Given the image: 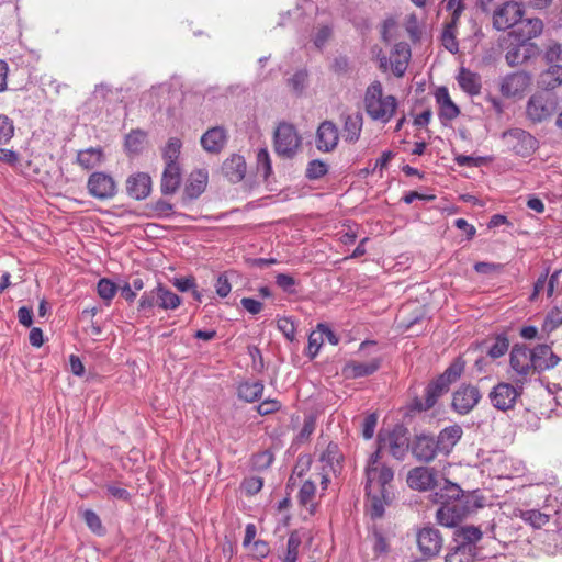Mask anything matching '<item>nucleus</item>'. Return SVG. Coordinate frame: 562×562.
Masks as SVG:
<instances>
[{"label":"nucleus","mask_w":562,"mask_h":562,"mask_svg":"<svg viewBox=\"0 0 562 562\" xmlns=\"http://www.w3.org/2000/svg\"><path fill=\"white\" fill-rule=\"evenodd\" d=\"M481 393L479 387L474 385H461L452 396L453 409L465 415L470 413L480 402Z\"/></svg>","instance_id":"obj_15"},{"label":"nucleus","mask_w":562,"mask_h":562,"mask_svg":"<svg viewBox=\"0 0 562 562\" xmlns=\"http://www.w3.org/2000/svg\"><path fill=\"white\" fill-rule=\"evenodd\" d=\"M87 189L91 196L101 201L114 198L117 191L114 179L110 175L100 171L90 175Z\"/></svg>","instance_id":"obj_13"},{"label":"nucleus","mask_w":562,"mask_h":562,"mask_svg":"<svg viewBox=\"0 0 562 562\" xmlns=\"http://www.w3.org/2000/svg\"><path fill=\"white\" fill-rule=\"evenodd\" d=\"M491 14L493 27L497 31H507L515 27L522 20L525 8L521 2L506 0Z\"/></svg>","instance_id":"obj_6"},{"label":"nucleus","mask_w":562,"mask_h":562,"mask_svg":"<svg viewBox=\"0 0 562 562\" xmlns=\"http://www.w3.org/2000/svg\"><path fill=\"white\" fill-rule=\"evenodd\" d=\"M378 424L376 414H370L366 416L362 423V436L364 439H371L374 435V430Z\"/></svg>","instance_id":"obj_60"},{"label":"nucleus","mask_w":562,"mask_h":562,"mask_svg":"<svg viewBox=\"0 0 562 562\" xmlns=\"http://www.w3.org/2000/svg\"><path fill=\"white\" fill-rule=\"evenodd\" d=\"M182 176L178 164H167L162 176L160 190L162 194L175 193L181 184Z\"/></svg>","instance_id":"obj_28"},{"label":"nucleus","mask_w":562,"mask_h":562,"mask_svg":"<svg viewBox=\"0 0 562 562\" xmlns=\"http://www.w3.org/2000/svg\"><path fill=\"white\" fill-rule=\"evenodd\" d=\"M418 550L425 558L437 557L443 546L441 532L431 526L420 528L416 533Z\"/></svg>","instance_id":"obj_11"},{"label":"nucleus","mask_w":562,"mask_h":562,"mask_svg":"<svg viewBox=\"0 0 562 562\" xmlns=\"http://www.w3.org/2000/svg\"><path fill=\"white\" fill-rule=\"evenodd\" d=\"M457 29L458 26L446 23L441 35L442 45L452 54H456L459 50Z\"/></svg>","instance_id":"obj_45"},{"label":"nucleus","mask_w":562,"mask_h":562,"mask_svg":"<svg viewBox=\"0 0 562 562\" xmlns=\"http://www.w3.org/2000/svg\"><path fill=\"white\" fill-rule=\"evenodd\" d=\"M407 430L402 427H395L386 438L380 440L379 448L376 450L382 451V449H386L394 458L397 460H402L408 448H411V443L407 438Z\"/></svg>","instance_id":"obj_14"},{"label":"nucleus","mask_w":562,"mask_h":562,"mask_svg":"<svg viewBox=\"0 0 562 562\" xmlns=\"http://www.w3.org/2000/svg\"><path fill=\"white\" fill-rule=\"evenodd\" d=\"M380 364L379 359H372L368 362L350 361L344 367L342 373L348 379L368 376L378 371Z\"/></svg>","instance_id":"obj_29"},{"label":"nucleus","mask_w":562,"mask_h":562,"mask_svg":"<svg viewBox=\"0 0 562 562\" xmlns=\"http://www.w3.org/2000/svg\"><path fill=\"white\" fill-rule=\"evenodd\" d=\"M214 288L216 294L220 297H226L231 293L232 285L225 273H222L217 277Z\"/></svg>","instance_id":"obj_61"},{"label":"nucleus","mask_w":562,"mask_h":562,"mask_svg":"<svg viewBox=\"0 0 562 562\" xmlns=\"http://www.w3.org/2000/svg\"><path fill=\"white\" fill-rule=\"evenodd\" d=\"M257 171L260 172L265 179H268L272 172L270 155L266 148H261L257 153Z\"/></svg>","instance_id":"obj_52"},{"label":"nucleus","mask_w":562,"mask_h":562,"mask_svg":"<svg viewBox=\"0 0 562 562\" xmlns=\"http://www.w3.org/2000/svg\"><path fill=\"white\" fill-rule=\"evenodd\" d=\"M394 471L382 462L380 450L370 456L366 467V495L369 499L368 510L371 518L378 519L384 515L385 505L392 499V481Z\"/></svg>","instance_id":"obj_1"},{"label":"nucleus","mask_w":562,"mask_h":562,"mask_svg":"<svg viewBox=\"0 0 562 562\" xmlns=\"http://www.w3.org/2000/svg\"><path fill=\"white\" fill-rule=\"evenodd\" d=\"M432 501L438 504H446L448 502L468 501V496H464L461 487L452 483L449 480H445L442 486H440L432 495Z\"/></svg>","instance_id":"obj_27"},{"label":"nucleus","mask_w":562,"mask_h":562,"mask_svg":"<svg viewBox=\"0 0 562 562\" xmlns=\"http://www.w3.org/2000/svg\"><path fill=\"white\" fill-rule=\"evenodd\" d=\"M307 77L306 70H299L288 80V83L295 93H302L306 86Z\"/></svg>","instance_id":"obj_55"},{"label":"nucleus","mask_w":562,"mask_h":562,"mask_svg":"<svg viewBox=\"0 0 562 562\" xmlns=\"http://www.w3.org/2000/svg\"><path fill=\"white\" fill-rule=\"evenodd\" d=\"M509 347V340L504 335H498L492 346L487 350V355L493 358L497 359L504 356Z\"/></svg>","instance_id":"obj_50"},{"label":"nucleus","mask_w":562,"mask_h":562,"mask_svg":"<svg viewBox=\"0 0 562 562\" xmlns=\"http://www.w3.org/2000/svg\"><path fill=\"white\" fill-rule=\"evenodd\" d=\"M319 483L323 490H326L329 483L328 473L315 472L302 482L297 493L300 506L304 507L310 515L316 513V484Z\"/></svg>","instance_id":"obj_7"},{"label":"nucleus","mask_w":562,"mask_h":562,"mask_svg":"<svg viewBox=\"0 0 562 562\" xmlns=\"http://www.w3.org/2000/svg\"><path fill=\"white\" fill-rule=\"evenodd\" d=\"M333 336V333L323 324L317 326V329L312 331L308 336L307 356L315 358L319 348L324 344V335Z\"/></svg>","instance_id":"obj_41"},{"label":"nucleus","mask_w":562,"mask_h":562,"mask_svg":"<svg viewBox=\"0 0 562 562\" xmlns=\"http://www.w3.org/2000/svg\"><path fill=\"white\" fill-rule=\"evenodd\" d=\"M449 384L442 379L437 378L435 381L428 384L425 390V401L416 403L419 411H428L437 403L438 398L447 393Z\"/></svg>","instance_id":"obj_26"},{"label":"nucleus","mask_w":562,"mask_h":562,"mask_svg":"<svg viewBox=\"0 0 562 562\" xmlns=\"http://www.w3.org/2000/svg\"><path fill=\"white\" fill-rule=\"evenodd\" d=\"M538 54L536 44H526L514 41L506 47L505 59L509 66L522 65L525 61Z\"/></svg>","instance_id":"obj_19"},{"label":"nucleus","mask_w":562,"mask_h":562,"mask_svg":"<svg viewBox=\"0 0 562 562\" xmlns=\"http://www.w3.org/2000/svg\"><path fill=\"white\" fill-rule=\"evenodd\" d=\"M560 326H562V310L553 307L548 312L544 318L542 330L550 334Z\"/></svg>","instance_id":"obj_47"},{"label":"nucleus","mask_w":562,"mask_h":562,"mask_svg":"<svg viewBox=\"0 0 562 562\" xmlns=\"http://www.w3.org/2000/svg\"><path fill=\"white\" fill-rule=\"evenodd\" d=\"M226 138L223 127H212L202 135L201 145L209 153H218L224 147Z\"/></svg>","instance_id":"obj_34"},{"label":"nucleus","mask_w":562,"mask_h":562,"mask_svg":"<svg viewBox=\"0 0 562 562\" xmlns=\"http://www.w3.org/2000/svg\"><path fill=\"white\" fill-rule=\"evenodd\" d=\"M301 546V538L297 531H292L289 536L286 543V552L283 562H296L299 557V548Z\"/></svg>","instance_id":"obj_48"},{"label":"nucleus","mask_w":562,"mask_h":562,"mask_svg":"<svg viewBox=\"0 0 562 562\" xmlns=\"http://www.w3.org/2000/svg\"><path fill=\"white\" fill-rule=\"evenodd\" d=\"M453 536L454 540L458 541L457 547H462V549L467 550L468 546L475 544L482 539L483 532L479 527L463 526L457 528Z\"/></svg>","instance_id":"obj_35"},{"label":"nucleus","mask_w":562,"mask_h":562,"mask_svg":"<svg viewBox=\"0 0 562 562\" xmlns=\"http://www.w3.org/2000/svg\"><path fill=\"white\" fill-rule=\"evenodd\" d=\"M463 371V366L460 363L451 364L439 378L442 379L449 385L456 382Z\"/></svg>","instance_id":"obj_59"},{"label":"nucleus","mask_w":562,"mask_h":562,"mask_svg":"<svg viewBox=\"0 0 562 562\" xmlns=\"http://www.w3.org/2000/svg\"><path fill=\"white\" fill-rule=\"evenodd\" d=\"M316 418L313 415H308L304 418L303 427L297 435L300 442L307 441L311 435L315 431Z\"/></svg>","instance_id":"obj_56"},{"label":"nucleus","mask_w":562,"mask_h":562,"mask_svg":"<svg viewBox=\"0 0 562 562\" xmlns=\"http://www.w3.org/2000/svg\"><path fill=\"white\" fill-rule=\"evenodd\" d=\"M127 194L135 200L146 199L151 191V178L148 173L137 172L126 180Z\"/></svg>","instance_id":"obj_22"},{"label":"nucleus","mask_w":562,"mask_h":562,"mask_svg":"<svg viewBox=\"0 0 562 562\" xmlns=\"http://www.w3.org/2000/svg\"><path fill=\"white\" fill-rule=\"evenodd\" d=\"M311 460L308 458H300L297 463L295 464L293 472L289 479V485H294L296 483V479H302L304 472L310 469Z\"/></svg>","instance_id":"obj_57"},{"label":"nucleus","mask_w":562,"mask_h":562,"mask_svg":"<svg viewBox=\"0 0 562 562\" xmlns=\"http://www.w3.org/2000/svg\"><path fill=\"white\" fill-rule=\"evenodd\" d=\"M542 31V20L538 18L522 19L510 32H508L507 38L526 44H533L531 40L538 37Z\"/></svg>","instance_id":"obj_16"},{"label":"nucleus","mask_w":562,"mask_h":562,"mask_svg":"<svg viewBox=\"0 0 562 562\" xmlns=\"http://www.w3.org/2000/svg\"><path fill=\"white\" fill-rule=\"evenodd\" d=\"M470 513L469 501H454L441 504L436 513L438 524L443 527H457Z\"/></svg>","instance_id":"obj_10"},{"label":"nucleus","mask_w":562,"mask_h":562,"mask_svg":"<svg viewBox=\"0 0 562 562\" xmlns=\"http://www.w3.org/2000/svg\"><path fill=\"white\" fill-rule=\"evenodd\" d=\"M397 100L392 94H385L379 80L371 82L363 97V108L367 115L374 122L389 123L396 113Z\"/></svg>","instance_id":"obj_2"},{"label":"nucleus","mask_w":562,"mask_h":562,"mask_svg":"<svg viewBox=\"0 0 562 562\" xmlns=\"http://www.w3.org/2000/svg\"><path fill=\"white\" fill-rule=\"evenodd\" d=\"M546 60L549 64L557 65L555 63L562 61V44L552 43L548 46L546 50Z\"/></svg>","instance_id":"obj_58"},{"label":"nucleus","mask_w":562,"mask_h":562,"mask_svg":"<svg viewBox=\"0 0 562 562\" xmlns=\"http://www.w3.org/2000/svg\"><path fill=\"white\" fill-rule=\"evenodd\" d=\"M104 155L101 147H90L78 151L77 164L86 170L93 169L101 165Z\"/></svg>","instance_id":"obj_37"},{"label":"nucleus","mask_w":562,"mask_h":562,"mask_svg":"<svg viewBox=\"0 0 562 562\" xmlns=\"http://www.w3.org/2000/svg\"><path fill=\"white\" fill-rule=\"evenodd\" d=\"M522 389L516 387L510 383H498L490 392V400L492 405L498 409L506 412L514 408L517 400L520 397Z\"/></svg>","instance_id":"obj_12"},{"label":"nucleus","mask_w":562,"mask_h":562,"mask_svg":"<svg viewBox=\"0 0 562 562\" xmlns=\"http://www.w3.org/2000/svg\"><path fill=\"white\" fill-rule=\"evenodd\" d=\"M519 517L533 528H541L549 522V515L537 509L520 510Z\"/></svg>","instance_id":"obj_44"},{"label":"nucleus","mask_w":562,"mask_h":562,"mask_svg":"<svg viewBox=\"0 0 562 562\" xmlns=\"http://www.w3.org/2000/svg\"><path fill=\"white\" fill-rule=\"evenodd\" d=\"M509 364L517 374L515 383L524 384L528 378L537 371L532 352L525 346L515 345L510 351Z\"/></svg>","instance_id":"obj_9"},{"label":"nucleus","mask_w":562,"mask_h":562,"mask_svg":"<svg viewBox=\"0 0 562 562\" xmlns=\"http://www.w3.org/2000/svg\"><path fill=\"white\" fill-rule=\"evenodd\" d=\"M263 389V384L259 381L244 382L238 386V396L245 402L252 403L262 396Z\"/></svg>","instance_id":"obj_39"},{"label":"nucleus","mask_w":562,"mask_h":562,"mask_svg":"<svg viewBox=\"0 0 562 562\" xmlns=\"http://www.w3.org/2000/svg\"><path fill=\"white\" fill-rule=\"evenodd\" d=\"M445 562H472L462 547H456L447 553Z\"/></svg>","instance_id":"obj_63"},{"label":"nucleus","mask_w":562,"mask_h":562,"mask_svg":"<svg viewBox=\"0 0 562 562\" xmlns=\"http://www.w3.org/2000/svg\"><path fill=\"white\" fill-rule=\"evenodd\" d=\"M117 285L110 279L102 278L97 284V292L106 305L111 303L117 292Z\"/></svg>","instance_id":"obj_46"},{"label":"nucleus","mask_w":562,"mask_h":562,"mask_svg":"<svg viewBox=\"0 0 562 562\" xmlns=\"http://www.w3.org/2000/svg\"><path fill=\"white\" fill-rule=\"evenodd\" d=\"M281 407V404L277 400H265L257 406V412L259 415L265 416L278 412Z\"/></svg>","instance_id":"obj_62"},{"label":"nucleus","mask_w":562,"mask_h":562,"mask_svg":"<svg viewBox=\"0 0 562 562\" xmlns=\"http://www.w3.org/2000/svg\"><path fill=\"white\" fill-rule=\"evenodd\" d=\"M461 89L470 95H477L481 92V78L477 74L461 68L457 77Z\"/></svg>","instance_id":"obj_36"},{"label":"nucleus","mask_w":562,"mask_h":562,"mask_svg":"<svg viewBox=\"0 0 562 562\" xmlns=\"http://www.w3.org/2000/svg\"><path fill=\"white\" fill-rule=\"evenodd\" d=\"M243 485L247 494L254 495L262 488L263 482L261 477L252 476L245 480Z\"/></svg>","instance_id":"obj_64"},{"label":"nucleus","mask_w":562,"mask_h":562,"mask_svg":"<svg viewBox=\"0 0 562 562\" xmlns=\"http://www.w3.org/2000/svg\"><path fill=\"white\" fill-rule=\"evenodd\" d=\"M82 518L88 526V528L94 532L95 535H103L104 527L98 514L91 509H86L82 514Z\"/></svg>","instance_id":"obj_51"},{"label":"nucleus","mask_w":562,"mask_h":562,"mask_svg":"<svg viewBox=\"0 0 562 562\" xmlns=\"http://www.w3.org/2000/svg\"><path fill=\"white\" fill-rule=\"evenodd\" d=\"M14 135L13 121L4 115L0 114V145L7 144Z\"/></svg>","instance_id":"obj_53"},{"label":"nucleus","mask_w":562,"mask_h":562,"mask_svg":"<svg viewBox=\"0 0 562 562\" xmlns=\"http://www.w3.org/2000/svg\"><path fill=\"white\" fill-rule=\"evenodd\" d=\"M363 126V116L360 112H355L344 116L342 136L347 143H356L361 135Z\"/></svg>","instance_id":"obj_32"},{"label":"nucleus","mask_w":562,"mask_h":562,"mask_svg":"<svg viewBox=\"0 0 562 562\" xmlns=\"http://www.w3.org/2000/svg\"><path fill=\"white\" fill-rule=\"evenodd\" d=\"M181 297L170 291L162 283H158L150 291L142 294L138 301V311L146 312L158 306L162 310H176L181 305Z\"/></svg>","instance_id":"obj_4"},{"label":"nucleus","mask_w":562,"mask_h":562,"mask_svg":"<svg viewBox=\"0 0 562 562\" xmlns=\"http://www.w3.org/2000/svg\"><path fill=\"white\" fill-rule=\"evenodd\" d=\"M328 171L327 165L322 160H312L306 168V177L308 179H319Z\"/></svg>","instance_id":"obj_54"},{"label":"nucleus","mask_w":562,"mask_h":562,"mask_svg":"<svg viewBox=\"0 0 562 562\" xmlns=\"http://www.w3.org/2000/svg\"><path fill=\"white\" fill-rule=\"evenodd\" d=\"M502 138L507 149L520 157H529L538 148V140L521 128H510L503 133Z\"/></svg>","instance_id":"obj_8"},{"label":"nucleus","mask_w":562,"mask_h":562,"mask_svg":"<svg viewBox=\"0 0 562 562\" xmlns=\"http://www.w3.org/2000/svg\"><path fill=\"white\" fill-rule=\"evenodd\" d=\"M339 142V131L331 121H324L316 131V148L322 153H331L336 149Z\"/></svg>","instance_id":"obj_17"},{"label":"nucleus","mask_w":562,"mask_h":562,"mask_svg":"<svg viewBox=\"0 0 562 562\" xmlns=\"http://www.w3.org/2000/svg\"><path fill=\"white\" fill-rule=\"evenodd\" d=\"M146 133L140 130L131 131L125 137V149L128 155H138L146 145Z\"/></svg>","instance_id":"obj_40"},{"label":"nucleus","mask_w":562,"mask_h":562,"mask_svg":"<svg viewBox=\"0 0 562 562\" xmlns=\"http://www.w3.org/2000/svg\"><path fill=\"white\" fill-rule=\"evenodd\" d=\"M424 317L423 307L417 304H404L396 316L397 326L404 330L409 329L414 324Z\"/></svg>","instance_id":"obj_30"},{"label":"nucleus","mask_w":562,"mask_h":562,"mask_svg":"<svg viewBox=\"0 0 562 562\" xmlns=\"http://www.w3.org/2000/svg\"><path fill=\"white\" fill-rule=\"evenodd\" d=\"M319 461L323 463V473H328L327 468L331 472H336L340 468L341 454L336 443L329 442L325 451L321 454Z\"/></svg>","instance_id":"obj_38"},{"label":"nucleus","mask_w":562,"mask_h":562,"mask_svg":"<svg viewBox=\"0 0 562 562\" xmlns=\"http://www.w3.org/2000/svg\"><path fill=\"white\" fill-rule=\"evenodd\" d=\"M223 173L233 183L239 182L246 175V161L240 155H233L223 164Z\"/></svg>","instance_id":"obj_33"},{"label":"nucleus","mask_w":562,"mask_h":562,"mask_svg":"<svg viewBox=\"0 0 562 562\" xmlns=\"http://www.w3.org/2000/svg\"><path fill=\"white\" fill-rule=\"evenodd\" d=\"M406 481L413 490H431L436 485L435 470L426 467H416L408 472Z\"/></svg>","instance_id":"obj_20"},{"label":"nucleus","mask_w":562,"mask_h":562,"mask_svg":"<svg viewBox=\"0 0 562 562\" xmlns=\"http://www.w3.org/2000/svg\"><path fill=\"white\" fill-rule=\"evenodd\" d=\"M411 59V48L405 42L396 43L391 52L390 64L392 72L401 78L404 76Z\"/></svg>","instance_id":"obj_23"},{"label":"nucleus","mask_w":562,"mask_h":562,"mask_svg":"<svg viewBox=\"0 0 562 562\" xmlns=\"http://www.w3.org/2000/svg\"><path fill=\"white\" fill-rule=\"evenodd\" d=\"M463 430L459 425L443 428L436 439L437 449L440 454L448 456L460 441Z\"/></svg>","instance_id":"obj_24"},{"label":"nucleus","mask_w":562,"mask_h":562,"mask_svg":"<svg viewBox=\"0 0 562 562\" xmlns=\"http://www.w3.org/2000/svg\"><path fill=\"white\" fill-rule=\"evenodd\" d=\"M411 451L417 461L424 463L431 462L440 454L435 437L428 435L416 436L411 442Z\"/></svg>","instance_id":"obj_18"},{"label":"nucleus","mask_w":562,"mask_h":562,"mask_svg":"<svg viewBox=\"0 0 562 562\" xmlns=\"http://www.w3.org/2000/svg\"><path fill=\"white\" fill-rule=\"evenodd\" d=\"M559 106L554 91L543 89L531 95L527 103L526 113L532 122H542L552 116Z\"/></svg>","instance_id":"obj_5"},{"label":"nucleus","mask_w":562,"mask_h":562,"mask_svg":"<svg viewBox=\"0 0 562 562\" xmlns=\"http://www.w3.org/2000/svg\"><path fill=\"white\" fill-rule=\"evenodd\" d=\"M531 352L537 371L550 370L560 361V358L548 345H539Z\"/></svg>","instance_id":"obj_31"},{"label":"nucleus","mask_w":562,"mask_h":562,"mask_svg":"<svg viewBox=\"0 0 562 562\" xmlns=\"http://www.w3.org/2000/svg\"><path fill=\"white\" fill-rule=\"evenodd\" d=\"M181 142L178 138H170L164 148L162 157L167 164H177L180 155Z\"/></svg>","instance_id":"obj_49"},{"label":"nucleus","mask_w":562,"mask_h":562,"mask_svg":"<svg viewBox=\"0 0 562 562\" xmlns=\"http://www.w3.org/2000/svg\"><path fill=\"white\" fill-rule=\"evenodd\" d=\"M206 184L207 175L202 170L194 171L190 175L186 192L190 198H198L205 190Z\"/></svg>","instance_id":"obj_42"},{"label":"nucleus","mask_w":562,"mask_h":562,"mask_svg":"<svg viewBox=\"0 0 562 562\" xmlns=\"http://www.w3.org/2000/svg\"><path fill=\"white\" fill-rule=\"evenodd\" d=\"M540 83L544 89L553 91V89L562 85V66L551 65L540 75Z\"/></svg>","instance_id":"obj_43"},{"label":"nucleus","mask_w":562,"mask_h":562,"mask_svg":"<svg viewBox=\"0 0 562 562\" xmlns=\"http://www.w3.org/2000/svg\"><path fill=\"white\" fill-rule=\"evenodd\" d=\"M302 145V137L296 127L288 122H280L273 133V147L277 155L293 158Z\"/></svg>","instance_id":"obj_3"},{"label":"nucleus","mask_w":562,"mask_h":562,"mask_svg":"<svg viewBox=\"0 0 562 562\" xmlns=\"http://www.w3.org/2000/svg\"><path fill=\"white\" fill-rule=\"evenodd\" d=\"M436 102L439 105V116L445 121H452L460 114L459 106L451 100L446 87H439L435 93Z\"/></svg>","instance_id":"obj_25"},{"label":"nucleus","mask_w":562,"mask_h":562,"mask_svg":"<svg viewBox=\"0 0 562 562\" xmlns=\"http://www.w3.org/2000/svg\"><path fill=\"white\" fill-rule=\"evenodd\" d=\"M530 82L531 78L527 72H514L503 79L501 92L505 97L520 95L529 88Z\"/></svg>","instance_id":"obj_21"}]
</instances>
